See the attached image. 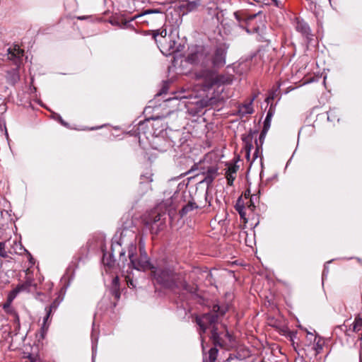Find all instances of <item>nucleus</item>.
<instances>
[{
  "mask_svg": "<svg viewBox=\"0 0 362 362\" xmlns=\"http://www.w3.org/2000/svg\"><path fill=\"white\" fill-rule=\"evenodd\" d=\"M205 307H207L209 310L205 313V330L211 329L210 339L215 346L209 351V361L215 362L218 352L216 346L222 347L223 346V340L221 337V334L226 331V337L228 338L230 337L226 329V326L221 323L223 316L228 310V307L226 305H219L216 300H209L208 299H205Z\"/></svg>",
  "mask_w": 362,
  "mask_h": 362,
  "instance_id": "1",
  "label": "nucleus"
},
{
  "mask_svg": "<svg viewBox=\"0 0 362 362\" xmlns=\"http://www.w3.org/2000/svg\"><path fill=\"white\" fill-rule=\"evenodd\" d=\"M151 276L153 280L162 287L170 289L175 293L185 291L195 294L197 286H189L182 274L176 273L170 267L154 266L151 267Z\"/></svg>",
  "mask_w": 362,
  "mask_h": 362,
  "instance_id": "2",
  "label": "nucleus"
},
{
  "mask_svg": "<svg viewBox=\"0 0 362 362\" xmlns=\"http://www.w3.org/2000/svg\"><path fill=\"white\" fill-rule=\"evenodd\" d=\"M232 82V76H207L206 70H205V108L220 110L224 102V98L222 95L224 86L229 85Z\"/></svg>",
  "mask_w": 362,
  "mask_h": 362,
  "instance_id": "3",
  "label": "nucleus"
},
{
  "mask_svg": "<svg viewBox=\"0 0 362 362\" xmlns=\"http://www.w3.org/2000/svg\"><path fill=\"white\" fill-rule=\"evenodd\" d=\"M132 19H136V23L145 25H160L163 21H168L172 25L178 26L182 21L177 10L173 9L168 13H165L161 8L146 9L132 16Z\"/></svg>",
  "mask_w": 362,
  "mask_h": 362,
  "instance_id": "4",
  "label": "nucleus"
},
{
  "mask_svg": "<svg viewBox=\"0 0 362 362\" xmlns=\"http://www.w3.org/2000/svg\"><path fill=\"white\" fill-rule=\"evenodd\" d=\"M234 16L239 25L245 29L247 33L257 34L258 40L268 41L266 33V24L261 13L250 14L246 11H238Z\"/></svg>",
  "mask_w": 362,
  "mask_h": 362,
  "instance_id": "5",
  "label": "nucleus"
},
{
  "mask_svg": "<svg viewBox=\"0 0 362 362\" xmlns=\"http://www.w3.org/2000/svg\"><path fill=\"white\" fill-rule=\"evenodd\" d=\"M229 45L226 42H221L216 45L205 55V70L207 76H217L222 74L218 71L226 64V56Z\"/></svg>",
  "mask_w": 362,
  "mask_h": 362,
  "instance_id": "6",
  "label": "nucleus"
},
{
  "mask_svg": "<svg viewBox=\"0 0 362 362\" xmlns=\"http://www.w3.org/2000/svg\"><path fill=\"white\" fill-rule=\"evenodd\" d=\"M165 204H157L143 216L142 222L150 230L151 234L157 235L165 227L167 211L165 210Z\"/></svg>",
  "mask_w": 362,
  "mask_h": 362,
  "instance_id": "7",
  "label": "nucleus"
},
{
  "mask_svg": "<svg viewBox=\"0 0 362 362\" xmlns=\"http://www.w3.org/2000/svg\"><path fill=\"white\" fill-rule=\"evenodd\" d=\"M163 33H161L156 46L160 52L165 56H170L177 52H182L185 45L182 40L179 37L178 33L172 31L169 35H167V30L163 28Z\"/></svg>",
  "mask_w": 362,
  "mask_h": 362,
  "instance_id": "8",
  "label": "nucleus"
},
{
  "mask_svg": "<svg viewBox=\"0 0 362 362\" xmlns=\"http://www.w3.org/2000/svg\"><path fill=\"white\" fill-rule=\"evenodd\" d=\"M185 60L193 66L199 67V72L194 74V78H202L204 77V45H191L189 46Z\"/></svg>",
  "mask_w": 362,
  "mask_h": 362,
  "instance_id": "9",
  "label": "nucleus"
},
{
  "mask_svg": "<svg viewBox=\"0 0 362 362\" xmlns=\"http://www.w3.org/2000/svg\"><path fill=\"white\" fill-rule=\"evenodd\" d=\"M226 272L223 270L213 268L207 272L205 276V286L209 288L208 291L212 296H216L218 287L223 284Z\"/></svg>",
  "mask_w": 362,
  "mask_h": 362,
  "instance_id": "10",
  "label": "nucleus"
},
{
  "mask_svg": "<svg viewBox=\"0 0 362 362\" xmlns=\"http://www.w3.org/2000/svg\"><path fill=\"white\" fill-rule=\"evenodd\" d=\"M205 23L209 27L218 28L220 23L218 6L215 0H205Z\"/></svg>",
  "mask_w": 362,
  "mask_h": 362,
  "instance_id": "11",
  "label": "nucleus"
},
{
  "mask_svg": "<svg viewBox=\"0 0 362 362\" xmlns=\"http://www.w3.org/2000/svg\"><path fill=\"white\" fill-rule=\"evenodd\" d=\"M32 288L34 290H36L37 284L35 282L33 274L27 272L25 277V281L23 283L18 284L15 288L10 291L8 296V301L11 302L21 292L31 291Z\"/></svg>",
  "mask_w": 362,
  "mask_h": 362,
  "instance_id": "12",
  "label": "nucleus"
},
{
  "mask_svg": "<svg viewBox=\"0 0 362 362\" xmlns=\"http://www.w3.org/2000/svg\"><path fill=\"white\" fill-rule=\"evenodd\" d=\"M127 264L129 269H134L139 271H151V267H154L151 264L146 251L141 249H140L139 257L136 256Z\"/></svg>",
  "mask_w": 362,
  "mask_h": 362,
  "instance_id": "13",
  "label": "nucleus"
},
{
  "mask_svg": "<svg viewBox=\"0 0 362 362\" xmlns=\"http://www.w3.org/2000/svg\"><path fill=\"white\" fill-rule=\"evenodd\" d=\"M185 195L183 192L180 191H175L169 199L161 202L160 204H165V210L168 212V214L170 219L173 218L177 207L182 202H185Z\"/></svg>",
  "mask_w": 362,
  "mask_h": 362,
  "instance_id": "14",
  "label": "nucleus"
},
{
  "mask_svg": "<svg viewBox=\"0 0 362 362\" xmlns=\"http://www.w3.org/2000/svg\"><path fill=\"white\" fill-rule=\"evenodd\" d=\"M175 146V141L163 136H157L153 141V148L160 152H165L170 148H174Z\"/></svg>",
  "mask_w": 362,
  "mask_h": 362,
  "instance_id": "15",
  "label": "nucleus"
},
{
  "mask_svg": "<svg viewBox=\"0 0 362 362\" xmlns=\"http://www.w3.org/2000/svg\"><path fill=\"white\" fill-rule=\"evenodd\" d=\"M151 119L148 118L144 119V121H141L136 127V129L134 130L133 134L136 136H138L139 141L142 136L148 138V134H151L153 125L151 123Z\"/></svg>",
  "mask_w": 362,
  "mask_h": 362,
  "instance_id": "16",
  "label": "nucleus"
},
{
  "mask_svg": "<svg viewBox=\"0 0 362 362\" xmlns=\"http://www.w3.org/2000/svg\"><path fill=\"white\" fill-rule=\"evenodd\" d=\"M294 27L298 32L300 33L308 40L312 39L311 30L308 24L303 19L298 17L295 18Z\"/></svg>",
  "mask_w": 362,
  "mask_h": 362,
  "instance_id": "17",
  "label": "nucleus"
},
{
  "mask_svg": "<svg viewBox=\"0 0 362 362\" xmlns=\"http://www.w3.org/2000/svg\"><path fill=\"white\" fill-rule=\"evenodd\" d=\"M120 247L121 243L117 242L116 245L112 244L110 252L107 253L104 249H102V251L103 252L102 262L105 266H107L109 268L114 267L116 260L114 258L113 252L115 251L116 247Z\"/></svg>",
  "mask_w": 362,
  "mask_h": 362,
  "instance_id": "18",
  "label": "nucleus"
},
{
  "mask_svg": "<svg viewBox=\"0 0 362 362\" xmlns=\"http://www.w3.org/2000/svg\"><path fill=\"white\" fill-rule=\"evenodd\" d=\"M204 109V98H199L194 103H189L187 105V112L192 116H201L204 113L202 110Z\"/></svg>",
  "mask_w": 362,
  "mask_h": 362,
  "instance_id": "19",
  "label": "nucleus"
},
{
  "mask_svg": "<svg viewBox=\"0 0 362 362\" xmlns=\"http://www.w3.org/2000/svg\"><path fill=\"white\" fill-rule=\"evenodd\" d=\"M163 28L155 30H148L142 31L141 33L146 37V40L150 42H153L155 45H157V42L159 40L160 35L164 32L163 30Z\"/></svg>",
  "mask_w": 362,
  "mask_h": 362,
  "instance_id": "20",
  "label": "nucleus"
},
{
  "mask_svg": "<svg viewBox=\"0 0 362 362\" xmlns=\"http://www.w3.org/2000/svg\"><path fill=\"white\" fill-rule=\"evenodd\" d=\"M202 6V0H185L183 1L180 7L185 8L187 12L197 11Z\"/></svg>",
  "mask_w": 362,
  "mask_h": 362,
  "instance_id": "21",
  "label": "nucleus"
},
{
  "mask_svg": "<svg viewBox=\"0 0 362 362\" xmlns=\"http://www.w3.org/2000/svg\"><path fill=\"white\" fill-rule=\"evenodd\" d=\"M193 322L199 326L198 332L200 336V343L204 353V315H193Z\"/></svg>",
  "mask_w": 362,
  "mask_h": 362,
  "instance_id": "22",
  "label": "nucleus"
},
{
  "mask_svg": "<svg viewBox=\"0 0 362 362\" xmlns=\"http://www.w3.org/2000/svg\"><path fill=\"white\" fill-rule=\"evenodd\" d=\"M218 161L207 168L206 173H205V182L208 185L211 184L215 177L218 175Z\"/></svg>",
  "mask_w": 362,
  "mask_h": 362,
  "instance_id": "23",
  "label": "nucleus"
},
{
  "mask_svg": "<svg viewBox=\"0 0 362 362\" xmlns=\"http://www.w3.org/2000/svg\"><path fill=\"white\" fill-rule=\"evenodd\" d=\"M258 133V130H252L250 129L247 134H243L242 136V140L244 143V148L252 149L253 148L252 140L254 138V135H256Z\"/></svg>",
  "mask_w": 362,
  "mask_h": 362,
  "instance_id": "24",
  "label": "nucleus"
},
{
  "mask_svg": "<svg viewBox=\"0 0 362 362\" xmlns=\"http://www.w3.org/2000/svg\"><path fill=\"white\" fill-rule=\"evenodd\" d=\"M110 293L115 297L116 300H118L120 298L121 292L119 288V279L117 276L112 279Z\"/></svg>",
  "mask_w": 362,
  "mask_h": 362,
  "instance_id": "25",
  "label": "nucleus"
},
{
  "mask_svg": "<svg viewBox=\"0 0 362 362\" xmlns=\"http://www.w3.org/2000/svg\"><path fill=\"white\" fill-rule=\"evenodd\" d=\"M6 81L11 85H15L20 80V75L17 69H11L6 71Z\"/></svg>",
  "mask_w": 362,
  "mask_h": 362,
  "instance_id": "26",
  "label": "nucleus"
},
{
  "mask_svg": "<svg viewBox=\"0 0 362 362\" xmlns=\"http://www.w3.org/2000/svg\"><path fill=\"white\" fill-rule=\"evenodd\" d=\"M198 206L197 204L192 201H189L188 203L184 205L182 209L179 211V214L180 218H183L186 216L189 211H192L194 209H197Z\"/></svg>",
  "mask_w": 362,
  "mask_h": 362,
  "instance_id": "27",
  "label": "nucleus"
},
{
  "mask_svg": "<svg viewBox=\"0 0 362 362\" xmlns=\"http://www.w3.org/2000/svg\"><path fill=\"white\" fill-rule=\"evenodd\" d=\"M61 301L62 299H60L59 297H57L56 299H54V300L51 303V305L49 307H47L45 308V310L47 312L45 320H48L52 312L55 311L57 310Z\"/></svg>",
  "mask_w": 362,
  "mask_h": 362,
  "instance_id": "28",
  "label": "nucleus"
},
{
  "mask_svg": "<svg viewBox=\"0 0 362 362\" xmlns=\"http://www.w3.org/2000/svg\"><path fill=\"white\" fill-rule=\"evenodd\" d=\"M255 98H253L251 101L243 105L240 109L239 112L242 116L246 115H250L253 112V107L252 106V101L254 100Z\"/></svg>",
  "mask_w": 362,
  "mask_h": 362,
  "instance_id": "29",
  "label": "nucleus"
},
{
  "mask_svg": "<svg viewBox=\"0 0 362 362\" xmlns=\"http://www.w3.org/2000/svg\"><path fill=\"white\" fill-rule=\"evenodd\" d=\"M245 203L243 200L242 197H239L237 200L236 204L235 206V208L236 211L239 213L240 217L242 218H245L246 213L245 211Z\"/></svg>",
  "mask_w": 362,
  "mask_h": 362,
  "instance_id": "30",
  "label": "nucleus"
},
{
  "mask_svg": "<svg viewBox=\"0 0 362 362\" xmlns=\"http://www.w3.org/2000/svg\"><path fill=\"white\" fill-rule=\"evenodd\" d=\"M49 324L47 323V320H45V317H44L43 324L40 328V332L37 334V337L38 338V341L43 340L45 338L47 332L49 329Z\"/></svg>",
  "mask_w": 362,
  "mask_h": 362,
  "instance_id": "31",
  "label": "nucleus"
},
{
  "mask_svg": "<svg viewBox=\"0 0 362 362\" xmlns=\"http://www.w3.org/2000/svg\"><path fill=\"white\" fill-rule=\"evenodd\" d=\"M259 197L256 194H252L250 196V200L246 203L247 209L252 212L255 211L256 208V202H258Z\"/></svg>",
  "mask_w": 362,
  "mask_h": 362,
  "instance_id": "32",
  "label": "nucleus"
},
{
  "mask_svg": "<svg viewBox=\"0 0 362 362\" xmlns=\"http://www.w3.org/2000/svg\"><path fill=\"white\" fill-rule=\"evenodd\" d=\"M281 83L278 82L276 83V86L274 87L271 92L269 93V96L266 98V102L269 103L270 100H274L276 97L279 95V89H280Z\"/></svg>",
  "mask_w": 362,
  "mask_h": 362,
  "instance_id": "33",
  "label": "nucleus"
},
{
  "mask_svg": "<svg viewBox=\"0 0 362 362\" xmlns=\"http://www.w3.org/2000/svg\"><path fill=\"white\" fill-rule=\"evenodd\" d=\"M324 346V341L321 338H317V337H315L314 339V349L316 351V354H320Z\"/></svg>",
  "mask_w": 362,
  "mask_h": 362,
  "instance_id": "34",
  "label": "nucleus"
},
{
  "mask_svg": "<svg viewBox=\"0 0 362 362\" xmlns=\"http://www.w3.org/2000/svg\"><path fill=\"white\" fill-rule=\"evenodd\" d=\"M327 120L331 122H339V117L335 109H330L327 112Z\"/></svg>",
  "mask_w": 362,
  "mask_h": 362,
  "instance_id": "35",
  "label": "nucleus"
},
{
  "mask_svg": "<svg viewBox=\"0 0 362 362\" xmlns=\"http://www.w3.org/2000/svg\"><path fill=\"white\" fill-rule=\"evenodd\" d=\"M273 115H274V112L272 110V108L270 107L269 111L267 112L266 118L264 121L263 128H264L265 129H266L268 130L269 129L270 126H271V119H272Z\"/></svg>",
  "mask_w": 362,
  "mask_h": 362,
  "instance_id": "36",
  "label": "nucleus"
},
{
  "mask_svg": "<svg viewBox=\"0 0 362 362\" xmlns=\"http://www.w3.org/2000/svg\"><path fill=\"white\" fill-rule=\"evenodd\" d=\"M119 252V257L118 260V266L120 268L124 269L126 264V262H127V259L125 257V251H124L122 249Z\"/></svg>",
  "mask_w": 362,
  "mask_h": 362,
  "instance_id": "37",
  "label": "nucleus"
},
{
  "mask_svg": "<svg viewBox=\"0 0 362 362\" xmlns=\"http://www.w3.org/2000/svg\"><path fill=\"white\" fill-rule=\"evenodd\" d=\"M136 245L131 243L128 247V257L129 261L134 259L136 256Z\"/></svg>",
  "mask_w": 362,
  "mask_h": 362,
  "instance_id": "38",
  "label": "nucleus"
},
{
  "mask_svg": "<svg viewBox=\"0 0 362 362\" xmlns=\"http://www.w3.org/2000/svg\"><path fill=\"white\" fill-rule=\"evenodd\" d=\"M133 21H136V19H132V17L129 20H123L121 22L120 28H129V29L134 30V27L133 26V25L131 24V22Z\"/></svg>",
  "mask_w": 362,
  "mask_h": 362,
  "instance_id": "39",
  "label": "nucleus"
},
{
  "mask_svg": "<svg viewBox=\"0 0 362 362\" xmlns=\"http://www.w3.org/2000/svg\"><path fill=\"white\" fill-rule=\"evenodd\" d=\"M170 82L168 81H163L162 83L161 88L156 94V95H161L168 93L169 89Z\"/></svg>",
  "mask_w": 362,
  "mask_h": 362,
  "instance_id": "40",
  "label": "nucleus"
},
{
  "mask_svg": "<svg viewBox=\"0 0 362 362\" xmlns=\"http://www.w3.org/2000/svg\"><path fill=\"white\" fill-rule=\"evenodd\" d=\"M361 327H362V318L356 317L355 319L354 323L353 325V331L357 332L361 330Z\"/></svg>",
  "mask_w": 362,
  "mask_h": 362,
  "instance_id": "41",
  "label": "nucleus"
},
{
  "mask_svg": "<svg viewBox=\"0 0 362 362\" xmlns=\"http://www.w3.org/2000/svg\"><path fill=\"white\" fill-rule=\"evenodd\" d=\"M268 131H269L268 129H265L264 128H263L262 132H261V133H260V134H259V139L257 140L258 141L259 146L260 147H262V145H263V143H264L266 134H267Z\"/></svg>",
  "mask_w": 362,
  "mask_h": 362,
  "instance_id": "42",
  "label": "nucleus"
},
{
  "mask_svg": "<svg viewBox=\"0 0 362 362\" xmlns=\"http://www.w3.org/2000/svg\"><path fill=\"white\" fill-rule=\"evenodd\" d=\"M0 257L3 258H7L8 257V253L6 251L5 242H0Z\"/></svg>",
  "mask_w": 362,
  "mask_h": 362,
  "instance_id": "43",
  "label": "nucleus"
},
{
  "mask_svg": "<svg viewBox=\"0 0 362 362\" xmlns=\"http://www.w3.org/2000/svg\"><path fill=\"white\" fill-rule=\"evenodd\" d=\"M255 145H256V148H255V152L253 153V158H252V160L251 161V163L256 159L258 158L259 156V151H262V147H260L259 146V143L257 141H255Z\"/></svg>",
  "mask_w": 362,
  "mask_h": 362,
  "instance_id": "44",
  "label": "nucleus"
},
{
  "mask_svg": "<svg viewBox=\"0 0 362 362\" xmlns=\"http://www.w3.org/2000/svg\"><path fill=\"white\" fill-rule=\"evenodd\" d=\"M238 170V166L235 164L230 165L226 171V173H230V175L235 174Z\"/></svg>",
  "mask_w": 362,
  "mask_h": 362,
  "instance_id": "45",
  "label": "nucleus"
},
{
  "mask_svg": "<svg viewBox=\"0 0 362 362\" xmlns=\"http://www.w3.org/2000/svg\"><path fill=\"white\" fill-rule=\"evenodd\" d=\"M265 52H266L265 49H259L257 50V52H256V54H255V57H259L262 61H264L265 60V59H264Z\"/></svg>",
  "mask_w": 362,
  "mask_h": 362,
  "instance_id": "46",
  "label": "nucleus"
},
{
  "mask_svg": "<svg viewBox=\"0 0 362 362\" xmlns=\"http://www.w3.org/2000/svg\"><path fill=\"white\" fill-rule=\"evenodd\" d=\"M13 313V323L16 325V327H20V317L18 313L17 312Z\"/></svg>",
  "mask_w": 362,
  "mask_h": 362,
  "instance_id": "47",
  "label": "nucleus"
},
{
  "mask_svg": "<svg viewBox=\"0 0 362 362\" xmlns=\"http://www.w3.org/2000/svg\"><path fill=\"white\" fill-rule=\"evenodd\" d=\"M226 179L228 185H232L234 180L235 179V177L233 175H230V173H226Z\"/></svg>",
  "mask_w": 362,
  "mask_h": 362,
  "instance_id": "48",
  "label": "nucleus"
},
{
  "mask_svg": "<svg viewBox=\"0 0 362 362\" xmlns=\"http://www.w3.org/2000/svg\"><path fill=\"white\" fill-rule=\"evenodd\" d=\"M331 262V261H328L325 263V266H324V269H323V272H322V276H325V275H327L328 273H329V267L327 266L328 264H329Z\"/></svg>",
  "mask_w": 362,
  "mask_h": 362,
  "instance_id": "49",
  "label": "nucleus"
},
{
  "mask_svg": "<svg viewBox=\"0 0 362 362\" xmlns=\"http://www.w3.org/2000/svg\"><path fill=\"white\" fill-rule=\"evenodd\" d=\"M15 51L17 52L16 54L15 53H13L12 54L17 57H21L23 55V53H24V51L20 48H18L17 49H15Z\"/></svg>",
  "mask_w": 362,
  "mask_h": 362,
  "instance_id": "50",
  "label": "nucleus"
},
{
  "mask_svg": "<svg viewBox=\"0 0 362 362\" xmlns=\"http://www.w3.org/2000/svg\"><path fill=\"white\" fill-rule=\"evenodd\" d=\"M25 252H26V253L28 255V261L30 262V263H31L32 264H35V259L33 258L32 255L28 250H25Z\"/></svg>",
  "mask_w": 362,
  "mask_h": 362,
  "instance_id": "51",
  "label": "nucleus"
},
{
  "mask_svg": "<svg viewBox=\"0 0 362 362\" xmlns=\"http://www.w3.org/2000/svg\"><path fill=\"white\" fill-rule=\"evenodd\" d=\"M78 20L83 21L92 18V16H78L76 17Z\"/></svg>",
  "mask_w": 362,
  "mask_h": 362,
  "instance_id": "52",
  "label": "nucleus"
},
{
  "mask_svg": "<svg viewBox=\"0 0 362 362\" xmlns=\"http://www.w3.org/2000/svg\"><path fill=\"white\" fill-rule=\"evenodd\" d=\"M58 121L60 122V124H62L63 126L64 127H68V123L66 122L60 115H58V118H57Z\"/></svg>",
  "mask_w": 362,
  "mask_h": 362,
  "instance_id": "53",
  "label": "nucleus"
},
{
  "mask_svg": "<svg viewBox=\"0 0 362 362\" xmlns=\"http://www.w3.org/2000/svg\"><path fill=\"white\" fill-rule=\"evenodd\" d=\"M244 149L245 151V158L247 160H250V151L252 149H248V148H244Z\"/></svg>",
  "mask_w": 362,
  "mask_h": 362,
  "instance_id": "54",
  "label": "nucleus"
},
{
  "mask_svg": "<svg viewBox=\"0 0 362 362\" xmlns=\"http://www.w3.org/2000/svg\"><path fill=\"white\" fill-rule=\"evenodd\" d=\"M127 285H128V286H129V287H130V286H132L133 288H135V287H136V286H135V285H134V281H133L132 279H129L127 280Z\"/></svg>",
  "mask_w": 362,
  "mask_h": 362,
  "instance_id": "55",
  "label": "nucleus"
},
{
  "mask_svg": "<svg viewBox=\"0 0 362 362\" xmlns=\"http://www.w3.org/2000/svg\"><path fill=\"white\" fill-rule=\"evenodd\" d=\"M28 358L30 360V362H37V358L31 354H29Z\"/></svg>",
  "mask_w": 362,
  "mask_h": 362,
  "instance_id": "56",
  "label": "nucleus"
},
{
  "mask_svg": "<svg viewBox=\"0 0 362 362\" xmlns=\"http://www.w3.org/2000/svg\"><path fill=\"white\" fill-rule=\"evenodd\" d=\"M110 23L112 25H118L119 27L121 25V23L118 21H116V20L111 21Z\"/></svg>",
  "mask_w": 362,
  "mask_h": 362,
  "instance_id": "57",
  "label": "nucleus"
},
{
  "mask_svg": "<svg viewBox=\"0 0 362 362\" xmlns=\"http://www.w3.org/2000/svg\"><path fill=\"white\" fill-rule=\"evenodd\" d=\"M6 312L8 313H9L10 315H11L12 316H13V312H17V311L14 308H9L8 310H6Z\"/></svg>",
  "mask_w": 362,
  "mask_h": 362,
  "instance_id": "58",
  "label": "nucleus"
},
{
  "mask_svg": "<svg viewBox=\"0 0 362 362\" xmlns=\"http://www.w3.org/2000/svg\"><path fill=\"white\" fill-rule=\"evenodd\" d=\"M250 190H247L245 192V199H247V198H250Z\"/></svg>",
  "mask_w": 362,
  "mask_h": 362,
  "instance_id": "59",
  "label": "nucleus"
},
{
  "mask_svg": "<svg viewBox=\"0 0 362 362\" xmlns=\"http://www.w3.org/2000/svg\"><path fill=\"white\" fill-rule=\"evenodd\" d=\"M206 26H207V28H208L209 29H211V30H212L213 31H214V32L216 31V28H211V24L210 25V26H209V27L207 25H206ZM217 29H218V32H221V30H220V28H219V26L217 28Z\"/></svg>",
  "mask_w": 362,
  "mask_h": 362,
  "instance_id": "60",
  "label": "nucleus"
},
{
  "mask_svg": "<svg viewBox=\"0 0 362 362\" xmlns=\"http://www.w3.org/2000/svg\"><path fill=\"white\" fill-rule=\"evenodd\" d=\"M197 164H196V163H195V164L192 167V168L190 169V170H189V171L191 172V171H193V170H194L195 169H197Z\"/></svg>",
  "mask_w": 362,
  "mask_h": 362,
  "instance_id": "61",
  "label": "nucleus"
},
{
  "mask_svg": "<svg viewBox=\"0 0 362 362\" xmlns=\"http://www.w3.org/2000/svg\"><path fill=\"white\" fill-rule=\"evenodd\" d=\"M276 6H279V2L278 0H272Z\"/></svg>",
  "mask_w": 362,
  "mask_h": 362,
  "instance_id": "62",
  "label": "nucleus"
},
{
  "mask_svg": "<svg viewBox=\"0 0 362 362\" xmlns=\"http://www.w3.org/2000/svg\"><path fill=\"white\" fill-rule=\"evenodd\" d=\"M9 303H10V301H8V303H5V304L4 305V309H5V310H6V308H9Z\"/></svg>",
  "mask_w": 362,
  "mask_h": 362,
  "instance_id": "63",
  "label": "nucleus"
},
{
  "mask_svg": "<svg viewBox=\"0 0 362 362\" xmlns=\"http://www.w3.org/2000/svg\"><path fill=\"white\" fill-rule=\"evenodd\" d=\"M148 178H149V177H146V179H148ZM144 179H146V177L142 175V176L141 177V182H144Z\"/></svg>",
  "mask_w": 362,
  "mask_h": 362,
  "instance_id": "64",
  "label": "nucleus"
}]
</instances>
